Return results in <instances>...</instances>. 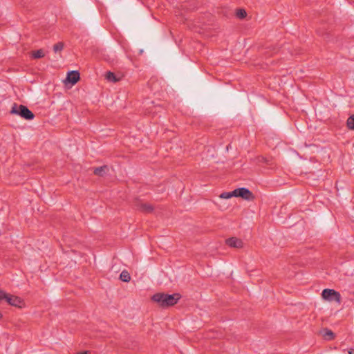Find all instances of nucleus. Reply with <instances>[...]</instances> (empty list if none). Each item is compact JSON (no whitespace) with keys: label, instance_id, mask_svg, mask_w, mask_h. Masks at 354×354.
I'll return each instance as SVG.
<instances>
[{"label":"nucleus","instance_id":"nucleus-1","mask_svg":"<svg viewBox=\"0 0 354 354\" xmlns=\"http://www.w3.org/2000/svg\"><path fill=\"white\" fill-rule=\"evenodd\" d=\"M153 300L162 307L173 306L180 299L178 294L168 295L165 293H157L152 297Z\"/></svg>","mask_w":354,"mask_h":354},{"label":"nucleus","instance_id":"nucleus-2","mask_svg":"<svg viewBox=\"0 0 354 354\" xmlns=\"http://www.w3.org/2000/svg\"><path fill=\"white\" fill-rule=\"evenodd\" d=\"M11 113L21 116L30 120L34 118V114L25 106L15 104L10 111Z\"/></svg>","mask_w":354,"mask_h":354},{"label":"nucleus","instance_id":"nucleus-3","mask_svg":"<svg viewBox=\"0 0 354 354\" xmlns=\"http://www.w3.org/2000/svg\"><path fill=\"white\" fill-rule=\"evenodd\" d=\"M322 298L329 302L335 301L337 304L341 303L340 294L333 289H324L322 293Z\"/></svg>","mask_w":354,"mask_h":354},{"label":"nucleus","instance_id":"nucleus-4","mask_svg":"<svg viewBox=\"0 0 354 354\" xmlns=\"http://www.w3.org/2000/svg\"><path fill=\"white\" fill-rule=\"evenodd\" d=\"M80 80V73L77 71H71L67 73L64 83L66 86H72Z\"/></svg>","mask_w":354,"mask_h":354},{"label":"nucleus","instance_id":"nucleus-5","mask_svg":"<svg viewBox=\"0 0 354 354\" xmlns=\"http://www.w3.org/2000/svg\"><path fill=\"white\" fill-rule=\"evenodd\" d=\"M104 77L107 81L115 83L123 78L124 73L121 71H108L105 73Z\"/></svg>","mask_w":354,"mask_h":354},{"label":"nucleus","instance_id":"nucleus-6","mask_svg":"<svg viewBox=\"0 0 354 354\" xmlns=\"http://www.w3.org/2000/svg\"><path fill=\"white\" fill-rule=\"evenodd\" d=\"M235 197H241L245 200H250L252 197V194L250 191L245 187L238 188L234 190Z\"/></svg>","mask_w":354,"mask_h":354},{"label":"nucleus","instance_id":"nucleus-7","mask_svg":"<svg viewBox=\"0 0 354 354\" xmlns=\"http://www.w3.org/2000/svg\"><path fill=\"white\" fill-rule=\"evenodd\" d=\"M6 302L11 306L21 308L25 306L24 301L21 298L11 295H8Z\"/></svg>","mask_w":354,"mask_h":354},{"label":"nucleus","instance_id":"nucleus-8","mask_svg":"<svg viewBox=\"0 0 354 354\" xmlns=\"http://www.w3.org/2000/svg\"><path fill=\"white\" fill-rule=\"evenodd\" d=\"M226 243L229 246L234 248H241L243 246V242L241 239L236 237H231L227 239L226 240Z\"/></svg>","mask_w":354,"mask_h":354},{"label":"nucleus","instance_id":"nucleus-9","mask_svg":"<svg viewBox=\"0 0 354 354\" xmlns=\"http://www.w3.org/2000/svg\"><path fill=\"white\" fill-rule=\"evenodd\" d=\"M44 55L45 54L42 49H39L37 50L32 51L30 53V56L32 59H39L44 57Z\"/></svg>","mask_w":354,"mask_h":354},{"label":"nucleus","instance_id":"nucleus-10","mask_svg":"<svg viewBox=\"0 0 354 354\" xmlns=\"http://www.w3.org/2000/svg\"><path fill=\"white\" fill-rule=\"evenodd\" d=\"M236 17L240 19H243L247 17V12L243 8H237L236 10Z\"/></svg>","mask_w":354,"mask_h":354},{"label":"nucleus","instance_id":"nucleus-11","mask_svg":"<svg viewBox=\"0 0 354 354\" xmlns=\"http://www.w3.org/2000/svg\"><path fill=\"white\" fill-rule=\"evenodd\" d=\"M109 170L107 166H103L100 167L95 168L94 170V173L98 176H103L106 171Z\"/></svg>","mask_w":354,"mask_h":354},{"label":"nucleus","instance_id":"nucleus-12","mask_svg":"<svg viewBox=\"0 0 354 354\" xmlns=\"http://www.w3.org/2000/svg\"><path fill=\"white\" fill-rule=\"evenodd\" d=\"M120 278L124 282H129L131 279L130 274L127 271H122L120 275Z\"/></svg>","mask_w":354,"mask_h":354},{"label":"nucleus","instance_id":"nucleus-13","mask_svg":"<svg viewBox=\"0 0 354 354\" xmlns=\"http://www.w3.org/2000/svg\"><path fill=\"white\" fill-rule=\"evenodd\" d=\"M219 197L223 199H229L232 197H235V194H234V190L230 192H223L222 193Z\"/></svg>","mask_w":354,"mask_h":354},{"label":"nucleus","instance_id":"nucleus-14","mask_svg":"<svg viewBox=\"0 0 354 354\" xmlns=\"http://www.w3.org/2000/svg\"><path fill=\"white\" fill-rule=\"evenodd\" d=\"M323 336L326 339L330 340L333 338L334 334L331 330H326L325 331H324Z\"/></svg>","mask_w":354,"mask_h":354},{"label":"nucleus","instance_id":"nucleus-15","mask_svg":"<svg viewBox=\"0 0 354 354\" xmlns=\"http://www.w3.org/2000/svg\"><path fill=\"white\" fill-rule=\"evenodd\" d=\"M64 48V43L58 42L53 46V50L55 53L59 52Z\"/></svg>","mask_w":354,"mask_h":354},{"label":"nucleus","instance_id":"nucleus-16","mask_svg":"<svg viewBox=\"0 0 354 354\" xmlns=\"http://www.w3.org/2000/svg\"><path fill=\"white\" fill-rule=\"evenodd\" d=\"M347 126L348 129L354 130V115H351L348 118Z\"/></svg>","mask_w":354,"mask_h":354},{"label":"nucleus","instance_id":"nucleus-17","mask_svg":"<svg viewBox=\"0 0 354 354\" xmlns=\"http://www.w3.org/2000/svg\"><path fill=\"white\" fill-rule=\"evenodd\" d=\"M9 294H7L3 290H0V302L7 301Z\"/></svg>","mask_w":354,"mask_h":354},{"label":"nucleus","instance_id":"nucleus-18","mask_svg":"<svg viewBox=\"0 0 354 354\" xmlns=\"http://www.w3.org/2000/svg\"><path fill=\"white\" fill-rule=\"evenodd\" d=\"M142 209L145 212H149L152 211L153 207L150 205L145 204V205H142Z\"/></svg>","mask_w":354,"mask_h":354},{"label":"nucleus","instance_id":"nucleus-19","mask_svg":"<svg viewBox=\"0 0 354 354\" xmlns=\"http://www.w3.org/2000/svg\"><path fill=\"white\" fill-rule=\"evenodd\" d=\"M348 354H354V350H351L348 351Z\"/></svg>","mask_w":354,"mask_h":354},{"label":"nucleus","instance_id":"nucleus-20","mask_svg":"<svg viewBox=\"0 0 354 354\" xmlns=\"http://www.w3.org/2000/svg\"><path fill=\"white\" fill-rule=\"evenodd\" d=\"M77 354H88L87 351L83 352V353H79Z\"/></svg>","mask_w":354,"mask_h":354},{"label":"nucleus","instance_id":"nucleus-21","mask_svg":"<svg viewBox=\"0 0 354 354\" xmlns=\"http://www.w3.org/2000/svg\"><path fill=\"white\" fill-rule=\"evenodd\" d=\"M142 51H143L142 50H140V54H141L142 53Z\"/></svg>","mask_w":354,"mask_h":354}]
</instances>
